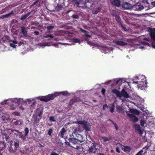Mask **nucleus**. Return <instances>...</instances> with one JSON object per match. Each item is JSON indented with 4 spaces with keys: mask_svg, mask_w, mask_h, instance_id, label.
Listing matches in <instances>:
<instances>
[{
    "mask_svg": "<svg viewBox=\"0 0 155 155\" xmlns=\"http://www.w3.org/2000/svg\"><path fill=\"white\" fill-rule=\"evenodd\" d=\"M88 148L85 150L84 152L85 153L89 155H91L95 154L97 150H100L101 145L97 143L90 142L88 143Z\"/></svg>",
    "mask_w": 155,
    "mask_h": 155,
    "instance_id": "nucleus-1",
    "label": "nucleus"
},
{
    "mask_svg": "<svg viewBox=\"0 0 155 155\" xmlns=\"http://www.w3.org/2000/svg\"><path fill=\"white\" fill-rule=\"evenodd\" d=\"M75 123L79 125L78 128L80 131H81L85 130L86 132H88L91 130V125L90 123L86 121H77L75 122Z\"/></svg>",
    "mask_w": 155,
    "mask_h": 155,
    "instance_id": "nucleus-2",
    "label": "nucleus"
},
{
    "mask_svg": "<svg viewBox=\"0 0 155 155\" xmlns=\"http://www.w3.org/2000/svg\"><path fill=\"white\" fill-rule=\"evenodd\" d=\"M72 2L75 6L85 9L89 8L86 4V2L84 0H72Z\"/></svg>",
    "mask_w": 155,
    "mask_h": 155,
    "instance_id": "nucleus-3",
    "label": "nucleus"
},
{
    "mask_svg": "<svg viewBox=\"0 0 155 155\" xmlns=\"http://www.w3.org/2000/svg\"><path fill=\"white\" fill-rule=\"evenodd\" d=\"M112 92L113 94H115L117 97H121L122 96H123L124 98H129L130 97V96L127 93V92L126 91L125 89L124 88L122 90L121 92L119 91L116 89H113L112 91Z\"/></svg>",
    "mask_w": 155,
    "mask_h": 155,
    "instance_id": "nucleus-4",
    "label": "nucleus"
},
{
    "mask_svg": "<svg viewBox=\"0 0 155 155\" xmlns=\"http://www.w3.org/2000/svg\"><path fill=\"white\" fill-rule=\"evenodd\" d=\"M60 93L58 92H56L53 94H49L45 96L41 97L40 100L45 102H47L51 100H53Z\"/></svg>",
    "mask_w": 155,
    "mask_h": 155,
    "instance_id": "nucleus-5",
    "label": "nucleus"
},
{
    "mask_svg": "<svg viewBox=\"0 0 155 155\" xmlns=\"http://www.w3.org/2000/svg\"><path fill=\"white\" fill-rule=\"evenodd\" d=\"M72 134L74 135V137H75L79 142H83L84 141L82 135L79 134L77 132L74 131Z\"/></svg>",
    "mask_w": 155,
    "mask_h": 155,
    "instance_id": "nucleus-6",
    "label": "nucleus"
},
{
    "mask_svg": "<svg viewBox=\"0 0 155 155\" xmlns=\"http://www.w3.org/2000/svg\"><path fill=\"white\" fill-rule=\"evenodd\" d=\"M127 116L129 117L130 120L134 123L137 122L138 120V118L134 114L128 113Z\"/></svg>",
    "mask_w": 155,
    "mask_h": 155,
    "instance_id": "nucleus-7",
    "label": "nucleus"
},
{
    "mask_svg": "<svg viewBox=\"0 0 155 155\" xmlns=\"http://www.w3.org/2000/svg\"><path fill=\"white\" fill-rule=\"evenodd\" d=\"M122 7L124 9L130 10L132 8V6L129 3L124 2L122 5Z\"/></svg>",
    "mask_w": 155,
    "mask_h": 155,
    "instance_id": "nucleus-8",
    "label": "nucleus"
},
{
    "mask_svg": "<svg viewBox=\"0 0 155 155\" xmlns=\"http://www.w3.org/2000/svg\"><path fill=\"white\" fill-rule=\"evenodd\" d=\"M68 140L70 142L74 144L78 143H79L75 137H74V135L72 133L70 134V137L68 139Z\"/></svg>",
    "mask_w": 155,
    "mask_h": 155,
    "instance_id": "nucleus-9",
    "label": "nucleus"
},
{
    "mask_svg": "<svg viewBox=\"0 0 155 155\" xmlns=\"http://www.w3.org/2000/svg\"><path fill=\"white\" fill-rule=\"evenodd\" d=\"M144 8L143 6L140 5H136L134 7V10L138 11H141Z\"/></svg>",
    "mask_w": 155,
    "mask_h": 155,
    "instance_id": "nucleus-10",
    "label": "nucleus"
},
{
    "mask_svg": "<svg viewBox=\"0 0 155 155\" xmlns=\"http://www.w3.org/2000/svg\"><path fill=\"white\" fill-rule=\"evenodd\" d=\"M102 8V6L101 5L97 8H94L92 10V13L93 14H96L101 12Z\"/></svg>",
    "mask_w": 155,
    "mask_h": 155,
    "instance_id": "nucleus-11",
    "label": "nucleus"
},
{
    "mask_svg": "<svg viewBox=\"0 0 155 155\" xmlns=\"http://www.w3.org/2000/svg\"><path fill=\"white\" fill-rule=\"evenodd\" d=\"M111 4L113 5L119 7L120 5V2L119 0H113L111 2Z\"/></svg>",
    "mask_w": 155,
    "mask_h": 155,
    "instance_id": "nucleus-12",
    "label": "nucleus"
},
{
    "mask_svg": "<svg viewBox=\"0 0 155 155\" xmlns=\"http://www.w3.org/2000/svg\"><path fill=\"white\" fill-rule=\"evenodd\" d=\"M21 32L23 34L25 37H27L28 36L27 31H26L25 27L23 26H21Z\"/></svg>",
    "mask_w": 155,
    "mask_h": 155,
    "instance_id": "nucleus-13",
    "label": "nucleus"
},
{
    "mask_svg": "<svg viewBox=\"0 0 155 155\" xmlns=\"http://www.w3.org/2000/svg\"><path fill=\"white\" fill-rule=\"evenodd\" d=\"M79 100L77 97H74L69 102V104L70 105H72L74 104V103L77 102Z\"/></svg>",
    "mask_w": 155,
    "mask_h": 155,
    "instance_id": "nucleus-14",
    "label": "nucleus"
},
{
    "mask_svg": "<svg viewBox=\"0 0 155 155\" xmlns=\"http://www.w3.org/2000/svg\"><path fill=\"white\" fill-rule=\"evenodd\" d=\"M115 43L116 44L118 45L123 46H124L127 45V43L123 41L117 40L115 41Z\"/></svg>",
    "mask_w": 155,
    "mask_h": 155,
    "instance_id": "nucleus-15",
    "label": "nucleus"
},
{
    "mask_svg": "<svg viewBox=\"0 0 155 155\" xmlns=\"http://www.w3.org/2000/svg\"><path fill=\"white\" fill-rule=\"evenodd\" d=\"M123 150L126 153H129L132 150V148L129 146H124Z\"/></svg>",
    "mask_w": 155,
    "mask_h": 155,
    "instance_id": "nucleus-16",
    "label": "nucleus"
},
{
    "mask_svg": "<svg viewBox=\"0 0 155 155\" xmlns=\"http://www.w3.org/2000/svg\"><path fill=\"white\" fill-rule=\"evenodd\" d=\"M66 132V130L64 128H63L59 133L58 136L61 137H63V136Z\"/></svg>",
    "mask_w": 155,
    "mask_h": 155,
    "instance_id": "nucleus-17",
    "label": "nucleus"
},
{
    "mask_svg": "<svg viewBox=\"0 0 155 155\" xmlns=\"http://www.w3.org/2000/svg\"><path fill=\"white\" fill-rule=\"evenodd\" d=\"M150 35L151 38L153 39L155 38V29H151L150 32Z\"/></svg>",
    "mask_w": 155,
    "mask_h": 155,
    "instance_id": "nucleus-18",
    "label": "nucleus"
},
{
    "mask_svg": "<svg viewBox=\"0 0 155 155\" xmlns=\"http://www.w3.org/2000/svg\"><path fill=\"white\" fill-rule=\"evenodd\" d=\"M12 124L15 126L21 125V120H14L12 121Z\"/></svg>",
    "mask_w": 155,
    "mask_h": 155,
    "instance_id": "nucleus-19",
    "label": "nucleus"
},
{
    "mask_svg": "<svg viewBox=\"0 0 155 155\" xmlns=\"http://www.w3.org/2000/svg\"><path fill=\"white\" fill-rule=\"evenodd\" d=\"M10 42H12V43L10 44V46L13 48H16V45H15V44H17L18 43V42L16 41H14L13 40H11L10 41Z\"/></svg>",
    "mask_w": 155,
    "mask_h": 155,
    "instance_id": "nucleus-20",
    "label": "nucleus"
},
{
    "mask_svg": "<svg viewBox=\"0 0 155 155\" xmlns=\"http://www.w3.org/2000/svg\"><path fill=\"white\" fill-rule=\"evenodd\" d=\"M8 130H10L11 131V132L12 133H14V134L15 135H16V133H15V132H16L18 133V134L19 136H21L22 135V133L21 132H20L18 131V130H12L11 129H8Z\"/></svg>",
    "mask_w": 155,
    "mask_h": 155,
    "instance_id": "nucleus-21",
    "label": "nucleus"
},
{
    "mask_svg": "<svg viewBox=\"0 0 155 155\" xmlns=\"http://www.w3.org/2000/svg\"><path fill=\"white\" fill-rule=\"evenodd\" d=\"M146 81L145 82H143V81H139V83L138 84V88H142L143 87V86L144 84L146 85L147 83L146 82L147 81Z\"/></svg>",
    "mask_w": 155,
    "mask_h": 155,
    "instance_id": "nucleus-22",
    "label": "nucleus"
},
{
    "mask_svg": "<svg viewBox=\"0 0 155 155\" xmlns=\"http://www.w3.org/2000/svg\"><path fill=\"white\" fill-rule=\"evenodd\" d=\"M115 19L117 21V22L118 23H119V25L121 23V19L120 18L119 15H115Z\"/></svg>",
    "mask_w": 155,
    "mask_h": 155,
    "instance_id": "nucleus-23",
    "label": "nucleus"
},
{
    "mask_svg": "<svg viewBox=\"0 0 155 155\" xmlns=\"http://www.w3.org/2000/svg\"><path fill=\"white\" fill-rule=\"evenodd\" d=\"M115 108L114 103H113L111 104L110 106L109 107V108L110 109V111L111 113H113L114 112V109Z\"/></svg>",
    "mask_w": 155,
    "mask_h": 155,
    "instance_id": "nucleus-24",
    "label": "nucleus"
},
{
    "mask_svg": "<svg viewBox=\"0 0 155 155\" xmlns=\"http://www.w3.org/2000/svg\"><path fill=\"white\" fill-rule=\"evenodd\" d=\"M31 13V12H28L26 14L22 15L21 17V19L22 20H24L28 17V16Z\"/></svg>",
    "mask_w": 155,
    "mask_h": 155,
    "instance_id": "nucleus-25",
    "label": "nucleus"
},
{
    "mask_svg": "<svg viewBox=\"0 0 155 155\" xmlns=\"http://www.w3.org/2000/svg\"><path fill=\"white\" fill-rule=\"evenodd\" d=\"M63 7V5L61 4H58L55 8V9L57 11H59L61 10Z\"/></svg>",
    "mask_w": 155,
    "mask_h": 155,
    "instance_id": "nucleus-26",
    "label": "nucleus"
},
{
    "mask_svg": "<svg viewBox=\"0 0 155 155\" xmlns=\"http://www.w3.org/2000/svg\"><path fill=\"white\" fill-rule=\"evenodd\" d=\"M3 135L5 136L6 141L9 143L10 140V137L6 133H3Z\"/></svg>",
    "mask_w": 155,
    "mask_h": 155,
    "instance_id": "nucleus-27",
    "label": "nucleus"
},
{
    "mask_svg": "<svg viewBox=\"0 0 155 155\" xmlns=\"http://www.w3.org/2000/svg\"><path fill=\"white\" fill-rule=\"evenodd\" d=\"M14 145L15 147V149L18 148L19 147V141L18 140H17L16 141H14Z\"/></svg>",
    "mask_w": 155,
    "mask_h": 155,
    "instance_id": "nucleus-28",
    "label": "nucleus"
},
{
    "mask_svg": "<svg viewBox=\"0 0 155 155\" xmlns=\"http://www.w3.org/2000/svg\"><path fill=\"white\" fill-rule=\"evenodd\" d=\"M109 120L111 121L112 123L114 124V125L115 127L116 130V131L118 130V127L117 124L116 123H115V122H113L111 120H110V119H109Z\"/></svg>",
    "mask_w": 155,
    "mask_h": 155,
    "instance_id": "nucleus-29",
    "label": "nucleus"
},
{
    "mask_svg": "<svg viewBox=\"0 0 155 155\" xmlns=\"http://www.w3.org/2000/svg\"><path fill=\"white\" fill-rule=\"evenodd\" d=\"M146 123V120L141 119L140 121V124L142 127L144 126V124Z\"/></svg>",
    "mask_w": 155,
    "mask_h": 155,
    "instance_id": "nucleus-30",
    "label": "nucleus"
},
{
    "mask_svg": "<svg viewBox=\"0 0 155 155\" xmlns=\"http://www.w3.org/2000/svg\"><path fill=\"white\" fill-rule=\"evenodd\" d=\"M102 138L104 142L109 141L111 139V138L110 137L107 138L106 137H103Z\"/></svg>",
    "mask_w": 155,
    "mask_h": 155,
    "instance_id": "nucleus-31",
    "label": "nucleus"
},
{
    "mask_svg": "<svg viewBox=\"0 0 155 155\" xmlns=\"http://www.w3.org/2000/svg\"><path fill=\"white\" fill-rule=\"evenodd\" d=\"M72 41L74 43H80V40L79 39L74 38L72 40Z\"/></svg>",
    "mask_w": 155,
    "mask_h": 155,
    "instance_id": "nucleus-32",
    "label": "nucleus"
},
{
    "mask_svg": "<svg viewBox=\"0 0 155 155\" xmlns=\"http://www.w3.org/2000/svg\"><path fill=\"white\" fill-rule=\"evenodd\" d=\"M21 99H18L17 98H15L14 99V101H13V103L15 102V103L18 105L20 103Z\"/></svg>",
    "mask_w": 155,
    "mask_h": 155,
    "instance_id": "nucleus-33",
    "label": "nucleus"
},
{
    "mask_svg": "<svg viewBox=\"0 0 155 155\" xmlns=\"http://www.w3.org/2000/svg\"><path fill=\"white\" fill-rule=\"evenodd\" d=\"M116 109L118 111H121L123 110L122 108L120 106L117 105L116 106Z\"/></svg>",
    "mask_w": 155,
    "mask_h": 155,
    "instance_id": "nucleus-34",
    "label": "nucleus"
},
{
    "mask_svg": "<svg viewBox=\"0 0 155 155\" xmlns=\"http://www.w3.org/2000/svg\"><path fill=\"white\" fill-rule=\"evenodd\" d=\"M148 147L147 146H146L140 150H142L143 152H142V153L143 152H144V153H146L147 150L148 149Z\"/></svg>",
    "mask_w": 155,
    "mask_h": 155,
    "instance_id": "nucleus-35",
    "label": "nucleus"
},
{
    "mask_svg": "<svg viewBox=\"0 0 155 155\" xmlns=\"http://www.w3.org/2000/svg\"><path fill=\"white\" fill-rule=\"evenodd\" d=\"M54 27L53 25H50L47 27V28L48 31H50L53 29Z\"/></svg>",
    "mask_w": 155,
    "mask_h": 155,
    "instance_id": "nucleus-36",
    "label": "nucleus"
},
{
    "mask_svg": "<svg viewBox=\"0 0 155 155\" xmlns=\"http://www.w3.org/2000/svg\"><path fill=\"white\" fill-rule=\"evenodd\" d=\"M125 80L121 79H119L117 80L116 81V82L117 84H118V83L120 82V83H121L123 81L124 82H125Z\"/></svg>",
    "mask_w": 155,
    "mask_h": 155,
    "instance_id": "nucleus-37",
    "label": "nucleus"
},
{
    "mask_svg": "<svg viewBox=\"0 0 155 155\" xmlns=\"http://www.w3.org/2000/svg\"><path fill=\"white\" fill-rule=\"evenodd\" d=\"M42 114V112L40 111L37 117V119H38V120H40L41 119Z\"/></svg>",
    "mask_w": 155,
    "mask_h": 155,
    "instance_id": "nucleus-38",
    "label": "nucleus"
},
{
    "mask_svg": "<svg viewBox=\"0 0 155 155\" xmlns=\"http://www.w3.org/2000/svg\"><path fill=\"white\" fill-rule=\"evenodd\" d=\"M24 131L25 132V136H26L28 134L29 132V129L28 127H25L24 129Z\"/></svg>",
    "mask_w": 155,
    "mask_h": 155,
    "instance_id": "nucleus-39",
    "label": "nucleus"
},
{
    "mask_svg": "<svg viewBox=\"0 0 155 155\" xmlns=\"http://www.w3.org/2000/svg\"><path fill=\"white\" fill-rule=\"evenodd\" d=\"M120 25L122 29L124 30L125 31H127V29L122 24V23H120Z\"/></svg>",
    "mask_w": 155,
    "mask_h": 155,
    "instance_id": "nucleus-40",
    "label": "nucleus"
},
{
    "mask_svg": "<svg viewBox=\"0 0 155 155\" xmlns=\"http://www.w3.org/2000/svg\"><path fill=\"white\" fill-rule=\"evenodd\" d=\"M49 120L51 122H55L56 121V120L54 118V117L53 116H51L50 117Z\"/></svg>",
    "mask_w": 155,
    "mask_h": 155,
    "instance_id": "nucleus-41",
    "label": "nucleus"
},
{
    "mask_svg": "<svg viewBox=\"0 0 155 155\" xmlns=\"http://www.w3.org/2000/svg\"><path fill=\"white\" fill-rule=\"evenodd\" d=\"M80 30L81 31V32L84 33L86 34L88 33V32L87 31L84 30L81 28H80Z\"/></svg>",
    "mask_w": 155,
    "mask_h": 155,
    "instance_id": "nucleus-42",
    "label": "nucleus"
},
{
    "mask_svg": "<svg viewBox=\"0 0 155 155\" xmlns=\"http://www.w3.org/2000/svg\"><path fill=\"white\" fill-rule=\"evenodd\" d=\"M10 16V15L9 14H6L5 15H2L1 17V18H7Z\"/></svg>",
    "mask_w": 155,
    "mask_h": 155,
    "instance_id": "nucleus-43",
    "label": "nucleus"
},
{
    "mask_svg": "<svg viewBox=\"0 0 155 155\" xmlns=\"http://www.w3.org/2000/svg\"><path fill=\"white\" fill-rule=\"evenodd\" d=\"M71 17L73 18L78 19L79 18V16L77 15L74 14L71 16Z\"/></svg>",
    "mask_w": 155,
    "mask_h": 155,
    "instance_id": "nucleus-44",
    "label": "nucleus"
},
{
    "mask_svg": "<svg viewBox=\"0 0 155 155\" xmlns=\"http://www.w3.org/2000/svg\"><path fill=\"white\" fill-rule=\"evenodd\" d=\"M53 132L52 129L51 128L49 129L48 132V134L49 136H51V134Z\"/></svg>",
    "mask_w": 155,
    "mask_h": 155,
    "instance_id": "nucleus-45",
    "label": "nucleus"
},
{
    "mask_svg": "<svg viewBox=\"0 0 155 155\" xmlns=\"http://www.w3.org/2000/svg\"><path fill=\"white\" fill-rule=\"evenodd\" d=\"M134 114L136 115H139L140 113V112L138 110L135 109V111H134Z\"/></svg>",
    "mask_w": 155,
    "mask_h": 155,
    "instance_id": "nucleus-46",
    "label": "nucleus"
},
{
    "mask_svg": "<svg viewBox=\"0 0 155 155\" xmlns=\"http://www.w3.org/2000/svg\"><path fill=\"white\" fill-rule=\"evenodd\" d=\"M109 107L108 106L107 104H105L104 105L103 107V110H105L106 108H108Z\"/></svg>",
    "mask_w": 155,
    "mask_h": 155,
    "instance_id": "nucleus-47",
    "label": "nucleus"
},
{
    "mask_svg": "<svg viewBox=\"0 0 155 155\" xmlns=\"http://www.w3.org/2000/svg\"><path fill=\"white\" fill-rule=\"evenodd\" d=\"M59 154L56 153L54 151H52L51 152L50 155H58Z\"/></svg>",
    "mask_w": 155,
    "mask_h": 155,
    "instance_id": "nucleus-48",
    "label": "nucleus"
},
{
    "mask_svg": "<svg viewBox=\"0 0 155 155\" xmlns=\"http://www.w3.org/2000/svg\"><path fill=\"white\" fill-rule=\"evenodd\" d=\"M106 91V90L104 88H103L102 89L101 92L102 94L104 95Z\"/></svg>",
    "mask_w": 155,
    "mask_h": 155,
    "instance_id": "nucleus-49",
    "label": "nucleus"
},
{
    "mask_svg": "<svg viewBox=\"0 0 155 155\" xmlns=\"http://www.w3.org/2000/svg\"><path fill=\"white\" fill-rule=\"evenodd\" d=\"M142 150H140L135 155H142Z\"/></svg>",
    "mask_w": 155,
    "mask_h": 155,
    "instance_id": "nucleus-50",
    "label": "nucleus"
},
{
    "mask_svg": "<svg viewBox=\"0 0 155 155\" xmlns=\"http://www.w3.org/2000/svg\"><path fill=\"white\" fill-rule=\"evenodd\" d=\"M135 109H130V110H129V111L132 113V114H134V111H135Z\"/></svg>",
    "mask_w": 155,
    "mask_h": 155,
    "instance_id": "nucleus-51",
    "label": "nucleus"
},
{
    "mask_svg": "<svg viewBox=\"0 0 155 155\" xmlns=\"http://www.w3.org/2000/svg\"><path fill=\"white\" fill-rule=\"evenodd\" d=\"M135 109H130V110H129V111L132 113V114H134V111H135Z\"/></svg>",
    "mask_w": 155,
    "mask_h": 155,
    "instance_id": "nucleus-52",
    "label": "nucleus"
},
{
    "mask_svg": "<svg viewBox=\"0 0 155 155\" xmlns=\"http://www.w3.org/2000/svg\"><path fill=\"white\" fill-rule=\"evenodd\" d=\"M38 1L37 0L35 2H34L33 4L31 5V7H32L33 6H34L35 5H36V4L38 3Z\"/></svg>",
    "mask_w": 155,
    "mask_h": 155,
    "instance_id": "nucleus-53",
    "label": "nucleus"
},
{
    "mask_svg": "<svg viewBox=\"0 0 155 155\" xmlns=\"http://www.w3.org/2000/svg\"><path fill=\"white\" fill-rule=\"evenodd\" d=\"M116 151L118 153H120V150L119 148L118 147H116Z\"/></svg>",
    "mask_w": 155,
    "mask_h": 155,
    "instance_id": "nucleus-54",
    "label": "nucleus"
},
{
    "mask_svg": "<svg viewBox=\"0 0 155 155\" xmlns=\"http://www.w3.org/2000/svg\"><path fill=\"white\" fill-rule=\"evenodd\" d=\"M86 2H94V0H85Z\"/></svg>",
    "mask_w": 155,
    "mask_h": 155,
    "instance_id": "nucleus-55",
    "label": "nucleus"
},
{
    "mask_svg": "<svg viewBox=\"0 0 155 155\" xmlns=\"http://www.w3.org/2000/svg\"><path fill=\"white\" fill-rule=\"evenodd\" d=\"M34 34L36 35H38L39 34V32L38 31H35L34 32Z\"/></svg>",
    "mask_w": 155,
    "mask_h": 155,
    "instance_id": "nucleus-56",
    "label": "nucleus"
},
{
    "mask_svg": "<svg viewBox=\"0 0 155 155\" xmlns=\"http://www.w3.org/2000/svg\"><path fill=\"white\" fill-rule=\"evenodd\" d=\"M0 143L1 144H3L5 147L6 145L5 143V142L4 141H1Z\"/></svg>",
    "mask_w": 155,
    "mask_h": 155,
    "instance_id": "nucleus-57",
    "label": "nucleus"
},
{
    "mask_svg": "<svg viewBox=\"0 0 155 155\" xmlns=\"http://www.w3.org/2000/svg\"><path fill=\"white\" fill-rule=\"evenodd\" d=\"M135 79L133 78V83H135V84H137L138 83V82H139V81H135Z\"/></svg>",
    "mask_w": 155,
    "mask_h": 155,
    "instance_id": "nucleus-58",
    "label": "nucleus"
},
{
    "mask_svg": "<svg viewBox=\"0 0 155 155\" xmlns=\"http://www.w3.org/2000/svg\"><path fill=\"white\" fill-rule=\"evenodd\" d=\"M151 5L153 6V7L155 6V1L151 3Z\"/></svg>",
    "mask_w": 155,
    "mask_h": 155,
    "instance_id": "nucleus-59",
    "label": "nucleus"
},
{
    "mask_svg": "<svg viewBox=\"0 0 155 155\" xmlns=\"http://www.w3.org/2000/svg\"><path fill=\"white\" fill-rule=\"evenodd\" d=\"M85 36L87 37H88V38L91 37V35H88V34H85Z\"/></svg>",
    "mask_w": 155,
    "mask_h": 155,
    "instance_id": "nucleus-60",
    "label": "nucleus"
},
{
    "mask_svg": "<svg viewBox=\"0 0 155 155\" xmlns=\"http://www.w3.org/2000/svg\"><path fill=\"white\" fill-rule=\"evenodd\" d=\"M49 37L53 38H54V36L52 34H49Z\"/></svg>",
    "mask_w": 155,
    "mask_h": 155,
    "instance_id": "nucleus-61",
    "label": "nucleus"
},
{
    "mask_svg": "<svg viewBox=\"0 0 155 155\" xmlns=\"http://www.w3.org/2000/svg\"><path fill=\"white\" fill-rule=\"evenodd\" d=\"M13 13H14L13 11H12L10 12V13H9L8 14L10 16L11 15L13 14Z\"/></svg>",
    "mask_w": 155,
    "mask_h": 155,
    "instance_id": "nucleus-62",
    "label": "nucleus"
},
{
    "mask_svg": "<svg viewBox=\"0 0 155 155\" xmlns=\"http://www.w3.org/2000/svg\"><path fill=\"white\" fill-rule=\"evenodd\" d=\"M134 78L135 79V80H139V77L137 76H136V77H134Z\"/></svg>",
    "mask_w": 155,
    "mask_h": 155,
    "instance_id": "nucleus-63",
    "label": "nucleus"
},
{
    "mask_svg": "<svg viewBox=\"0 0 155 155\" xmlns=\"http://www.w3.org/2000/svg\"><path fill=\"white\" fill-rule=\"evenodd\" d=\"M39 147H43V146L40 143L39 144Z\"/></svg>",
    "mask_w": 155,
    "mask_h": 155,
    "instance_id": "nucleus-64",
    "label": "nucleus"
}]
</instances>
